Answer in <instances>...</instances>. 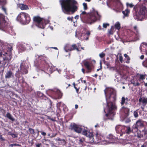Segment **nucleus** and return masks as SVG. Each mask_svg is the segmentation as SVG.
I'll return each instance as SVG.
<instances>
[{
	"instance_id": "obj_1",
	"label": "nucleus",
	"mask_w": 147,
	"mask_h": 147,
	"mask_svg": "<svg viewBox=\"0 0 147 147\" xmlns=\"http://www.w3.org/2000/svg\"><path fill=\"white\" fill-rule=\"evenodd\" d=\"M107 106L104 109L105 116L109 119L113 120L116 114L117 107L115 105L116 94L115 90L111 88H107L104 90Z\"/></svg>"
},
{
	"instance_id": "obj_2",
	"label": "nucleus",
	"mask_w": 147,
	"mask_h": 147,
	"mask_svg": "<svg viewBox=\"0 0 147 147\" xmlns=\"http://www.w3.org/2000/svg\"><path fill=\"white\" fill-rule=\"evenodd\" d=\"M80 18L82 20H86L87 23L90 24L94 23L97 20H99L101 16L98 11L94 8H92L91 12L87 14L85 11H82L80 14Z\"/></svg>"
},
{
	"instance_id": "obj_3",
	"label": "nucleus",
	"mask_w": 147,
	"mask_h": 147,
	"mask_svg": "<svg viewBox=\"0 0 147 147\" xmlns=\"http://www.w3.org/2000/svg\"><path fill=\"white\" fill-rule=\"evenodd\" d=\"M78 3L75 0H65V12L66 14H74L78 9Z\"/></svg>"
},
{
	"instance_id": "obj_4",
	"label": "nucleus",
	"mask_w": 147,
	"mask_h": 147,
	"mask_svg": "<svg viewBox=\"0 0 147 147\" xmlns=\"http://www.w3.org/2000/svg\"><path fill=\"white\" fill-rule=\"evenodd\" d=\"M40 61L39 64L40 67L48 73H52V71L51 68L49 67V59L45 56L40 55L38 57Z\"/></svg>"
},
{
	"instance_id": "obj_5",
	"label": "nucleus",
	"mask_w": 147,
	"mask_h": 147,
	"mask_svg": "<svg viewBox=\"0 0 147 147\" xmlns=\"http://www.w3.org/2000/svg\"><path fill=\"white\" fill-rule=\"evenodd\" d=\"M0 44H1L0 43ZM3 49L1 46H0V67H3V69L8 65L7 63L9 61L11 58V56L10 55L8 57L3 54Z\"/></svg>"
},
{
	"instance_id": "obj_6",
	"label": "nucleus",
	"mask_w": 147,
	"mask_h": 147,
	"mask_svg": "<svg viewBox=\"0 0 147 147\" xmlns=\"http://www.w3.org/2000/svg\"><path fill=\"white\" fill-rule=\"evenodd\" d=\"M17 19L21 23L24 25L28 24L31 21L30 15L24 12L20 13L17 17Z\"/></svg>"
},
{
	"instance_id": "obj_7",
	"label": "nucleus",
	"mask_w": 147,
	"mask_h": 147,
	"mask_svg": "<svg viewBox=\"0 0 147 147\" xmlns=\"http://www.w3.org/2000/svg\"><path fill=\"white\" fill-rule=\"evenodd\" d=\"M33 20L37 26L42 29L44 28L46 25L49 23L48 20H46L38 16L34 17Z\"/></svg>"
},
{
	"instance_id": "obj_8",
	"label": "nucleus",
	"mask_w": 147,
	"mask_h": 147,
	"mask_svg": "<svg viewBox=\"0 0 147 147\" xmlns=\"http://www.w3.org/2000/svg\"><path fill=\"white\" fill-rule=\"evenodd\" d=\"M10 25L9 23L5 20V16L0 13V30L5 32Z\"/></svg>"
},
{
	"instance_id": "obj_9",
	"label": "nucleus",
	"mask_w": 147,
	"mask_h": 147,
	"mask_svg": "<svg viewBox=\"0 0 147 147\" xmlns=\"http://www.w3.org/2000/svg\"><path fill=\"white\" fill-rule=\"evenodd\" d=\"M121 115L123 118L125 119L130 114V109L126 107L123 106L121 109Z\"/></svg>"
},
{
	"instance_id": "obj_10",
	"label": "nucleus",
	"mask_w": 147,
	"mask_h": 147,
	"mask_svg": "<svg viewBox=\"0 0 147 147\" xmlns=\"http://www.w3.org/2000/svg\"><path fill=\"white\" fill-rule=\"evenodd\" d=\"M138 138L145 137L147 136V130L146 128H145L142 131L139 130L138 131L137 134L136 135Z\"/></svg>"
},
{
	"instance_id": "obj_11",
	"label": "nucleus",
	"mask_w": 147,
	"mask_h": 147,
	"mask_svg": "<svg viewBox=\"0 0 147 147\" xmlns=\"http://www.w3.org/2000/svg\"><path fill=\"white\" fill-rule=\"evenodd\" d=\"M82 134L86 136L89 137V139L91 140V142H93L94 141V140L93 138V134L92 133L85 129L82 131Z\"/></svg>"
},
{
	"instance_id": "obj_12",
	"label": "nucleus",
	"mask_w": 147,
	"mask_h": 147,
	"mask_svg": "<svg viewBox=\"0 0 147 147\" xmlns=\"http://www.w3.org/2000/svg\"><path fill=\"white\" fill-rule=\"evenodd\" d=\"M124 126H123L121 125H118L116 126L115 129L117 133H119L120 134V136H122L123 134H124Z\"/></svg>"
},
{
	"instance_id": "obj_13",
	"label": "nucleus",
	"mask_w": 147,
	"mask_h": 147,
	"mask_svg": "<svg viewBox=\"0 0 147 147\" xmlns=\"http://www.w3.org/2000/svg\"><path fill=\"white\" fill-rule=\"evenodd\" d=\"M81 45L80 43H78L77 44H74L71 45V50L72 51L76 50L77 51H80L81 50L79 49L80 48L82 50H84V48L83 47H81Z\"/></svg>"
},
{
	"instance_id": "obj_14",
	"label": "nucleus",
	"mask_w": 147,
	"mask_h": 147,
	"mask_svg": "<svg viewBox=\"0 0 147 147\" xmlns=\"http://www.w3.org/2000/svg\"><path fill=\"white\" fill-rule=\"evenodd\" d=\"M20 71L22 74H26L28 73V71L26 65H23L22 63H21L20 66Z\"/></svg>"
},
{
	"instance_id": "obj_15",
	"label": "nucleus",
	"mask_w": 147,
	"mask_h": 147,
	"mask_svg": "<svg viewBox=\"0 0 147 147\" xmlns=\"http://www.w3.org/2000/svg\"><path fill=\"white\" fill-rule=\"evenodd\" d=\"M71 129L78 133H81L82 130V128L80 126L75 123L71 126Z\"/></svg>"
},
{
	"instance_id": "obj_16",
	"label": "nucleus",
	"mask_w": 147,
	"mask_h": 147,
	"mask_svg": "<svg viewBox=\"0 0 147 147\" xmlns=\"http://www.w3.org/2000/svg\"><path fill=\"white\" fill-rule=\"evenodd\" d=\"M134 30L136 31V32H134V33L135 34V36L134 39V41H136L137 40H138L140 39V36L139 32L138 29H137V26H134Z\"/></svg>"
},
{
	"instance_id": "obj_17",
	"label": "nucleus",
	"mask_w": 147,
	"mask_h": 147,
	"mask_svg": "<svg viewBox=\"0 0 147 147\" xmlns=\"http://www.w3.org/2000/svg\"><path fill=\"white\" fill-rule=\"evenodd\" d=\"M71 46L69 44H66L65 46V51L66 53H68V55H66L65 54V56L66 57H69L70 55V52L71 51Z\"/></svg>"
},
{
	"instance_id": "obj_18",
	"label": "nucleus",
	"mask_w": 147,
	"mask_h": 147,
	"mask_svg": "<svg viewBox=\"0 0 147 147\" xmlns=\"http://www.w3.org/2000/svg\"><path fill=\"white\" fill-rule=\"evenodd\" d=\"M105 64L106 65L107 68L109 70H115L116 72L118 71V70L116 67H111L109 62L105 61L104 62Z\"/></svg>"
},
{
	"instance_id": "obj_19",
	"label": "nucleus",
	"mask_w": 147,
	"mask_h": 147,
	"mask_svg": "<svg viewBox=\"0 0 147 147\" xmlns=\"http://www.w3.org/2000/svg\"><path fill=\"white\" fill-rule=\"evenodd\" d=\"M6 4V0H0V5L2 6V9L4 12L5 14L7 15L6 9L4 7V6Z\"/></svg>"
},
{
	"instance_id": "obj_20",
	"label": "nucleus",
	"mask_w": 147,
	"mask_h": 147,
	"mask_svg": "<svg viewBox=\"0 0 147 147\" xmlns=\"http://www.w3.org/2000/svg\"><path fill=\"white\" fill-rule=\"evenodd\" d=\"M139 102L142 103L143 106L147 104V97H140L138 100Z\"/></svg>"
},
{
	"instance_id": "obj_21",
	"label": "nucleus",
	"mask_w": 147,
	"mask_h": 147,
	"mask_svg": "<svg viewBox=\"0 0 147 147\" xmlns=\"http://www.w3.org/2000/svg\"><path fill=\"white\" fill-rule=\"evenodd\" d=\"M128 101V99L127 98H125V97H122L121 98V104L122 106H124V105L125 104V107H127V105H128L127 102Z\"/></svg>"
},
{
	"instance_id": "obj_22",
	"label": "nucleus",
	"mask_w": 147,
	"mask_h": 147,
	"mask_svg": "<svg viewBox=\"0 0 147 147\" xmlns=\"http://www.w3.org/2000/svg\"><path fill=\"white\" fill-rule=\"evenodd\" d=\"M144 121L140 119L138 120L136 122V124L137 126L139 127H144Z\"/></svg>"
},
{
	"instance_id": "obj_23",
	"label": "nucleus",
	"mask_w": 147,
	"mask_h": 147,
	"mask_svg": "<svg viewBox=\"0 0 147 147\" xmlns=\"http://www.w3.org/2000/svg\"><path fill=\"white\" fill-rule=\"evenodd\" d=\"M7 29V31H5V32H8L12 35H14L16 34V33L13 30L12 27L10 25Z\"/></svg>"
},
{
	"instance_id": "obj_24",
	"label": "nucleus",
	"mask_w": 147,
	"mask_h": 147,
	"mask_svg": "<svg viewBox=\"0 0 147 147\" xmlns=\"http://www.w3.org/2000/svg\"><path fill=\"white\" fill-rule=\"evenodd\" d=\"M91 63L88 61H86L84 62V64L85 67L90 71L92 69L91 67Z\"/></svg>"
},
{
	"instance_id": "obj_25",
	"label": "nucleus",
	"mask_w": 147,
	"mask_h": 147,
	"mask_svg": "<svg viewBox=\"0 0 147 147\" xmlns=\"http://www.w3.org/2000/svg\"><path fill=\"white\" fill-rule=\"evenodd\" d=\"M19 7L21 10H26L28 9V5L23 4H20L18 5Z\"/></svg>"
},
{
	"instance_id": "obj_26",
	"label": "nucleus",
	"mask_w": 147,
	"mask_h": 147,
	"mask_svg": "<svg viewBox=\"0 0 147 147\" xmlns=\"http://www.w3.org/2000/svg\"><path fill=\"white\" fill-rule=\"evenodd\" d=\"M13 74L11 71H8L5 75V78H9L13 76Z\"/></svg>"
},
{
	"instance_id": "obj_27",
	"label": "nucleus",
	"mask_w": 147,
	"mask_h": 147,
	"mask_svg": "<svg viewBox=\"0 0 147 147\" xmlns=\"http://www.w3.org/2000/svg\"><path fill=\"white\" fill-rule=\"evenodd\" d=\"M124 129L125 130V132L124 134L125 133L127 134H129L132 131V130H131V128L129 126H124Z\"/></svg>"
},
{
	"instance_id": "obj_28",
	"label": "nucleus",
	"mask_w": 147,
	"mask_h": 147,
	"mask_svg": "<svg viewBox=\"0 0 147 147\" xmlns=\"http://www.w3.org/2000/svg\"><path fill=\"white\" fill-rule=\"evenodd\" d=\"M6 117L12 122L15 121V119L13 118L12 115L9 113H7Z\"/></svg>"
},
{
	"instance_id": "obj_29",
	"label": "nucleus",
	"mask_w": 147,
	"mask_h": 147,
	"mask_svg": "<svg viewBox=\"0 0 147 147\" xmlns=\"http://www.w3.org/2000/svg\"><path fill=\"white\" fill-rule=\"evenodd\" d=\"M138 127L137 126L136 124L134 125L132 127V131L134 133H137V134L138 131H139V130H138Z\"/></svg>"
},
{
	"instance_id": "obj_30",
	"label": "nucleus",
	"mask_w": 147,
	"mask_h": 147,
	"mask_svg": "<svg viewBox=\"0 0 147 147\" xmlns=\"http://www.w3.org/2000/svg\"><path fill=\"white\" fill-rule=\"evenodd\" d=\"M146 9V7H143L142 8H141L140 11L139 12V14L140 15H144L145 14V11Z\"/></svg>"
},
{
	"instance_id": "obj_31",
	"label": "nucleus",
	"mask_w": 147,
	"mask_h": 147,
	"mask_svg": "<svg viewBox=\"0 0 147 147\" xmlns=\"http://www.w3.org/2000/svg\"><path fill=\"white\" fill-rule=\"evenodd\" d=\"M129 12V11L128 8H127L125 11H122V13L124 16L125 17L128 16Z\"/></svg>"
},
{
	"instance_id": "obj_32",
	"label": "nucleus",
	"mask_w": 147,
	"mask_h": 147,
	"mask_svg": "<svg viewBox=\"0 0 147 147\" xmlns=\"http://www.w3.org/2000/svg\"><path fill=\"white\" fill-rule=\"evenodd\" d=\"M26 49V47L24 46L23 45L21 44L19 47V50L20 52H22L24 51Z\"/></svg>"
},
{
	"instance_id": "obj_33",
	"label": "nucleus",
	"mask_w": 147,
	"mask_h": 147,
	"mask_svg": "<svg viewBox=\"0 0 147 147\" xmlns=\"http://www.w3.org/2000/svg\"><path fill=\"white\" fill-rule=\"evenodd\" d=\"M107 138L108 139L112 141L113 140L115 139V137L112 134H109L107 136Z\"/></svg>"
},
{
	"instance_id": "obj_34",
	"label": "nucleus",
	"mask_w": 147,
	"mask_h": 147,
	"mask_svg": "<svg viewBox=\"0 0 147 147\" xmlns=\"http://www.w3.org/2000/svg\"><path fill=\"white\" fill-rule=\"evenodd\" d=\"M59 2L61 5L62 11L64 12V0H60Z\"/></svg>"
},
{
	"instance_id": "obj_35",
	"label": "nucleus",
	"mask_w": 147,
	"mask_h": 147,
	"mask_svg": "<svg viewBox=\"0 0 147 147\" xmlns=\"http://www.w3.org/2000/svg\"><path fill=\"white\" fill-rule=\"evenodd\" d=\"M115 28L117 30H119L120 29V24L119 22H117L115 25Z\"/></svg>"
},
{
	"instance_id": "obj_36",
	"label": "nucleus",
	"mask_w": 147,
	"mask_h": 147,
	"mask_svg": "<svg viewBox=\"0 0 147 147\" xmlns=\"http://www.w3.org/2000/svg\"><path fill=\"white\" fill-rule=\"evenodd\" d=\"M20 70L18 69V70L16 71L15 76L16 77L18 78H20Z\"/></svg>"
},
{
	"instance_id": "obj_37",
	"label": "nucleus",
	"mask_w": 147,
	"mask_h": 147,
	"mask_svg": "<svg viewBox=\"0 0 147 147\" xmlns=\"http://www.w3.org/2000/svg\"><path fill=\"white\" fill-rule=\"evenodd\" d=\"M85 141V139L83 138H80L79 140V144H80L82 145L84 142Z\"/></svg>"
},
{
	"instance_id": "obj_38",
	"label": "nucleus",
	"mask_w": 147,
	"mask_h": 147,
	"mask_svg": "<svg viewBox=\"0 0 147 147\" xmlns=\"http://www.w3.org/2000/svg\"><path fill=\"white\" fill-rule=\"evenodd\" d=\"M9 134L12 136V137L13 138H16L18 137V134H14L13 133L11 132H9Z\"/></svg>"
},
{
	"instance_id": "obj_39",
	"label": "nucleus",
	"mask_w": 147,
	"mask_h": 147,
	"mask_svg": "<svg viewBox=\"0 0 147 147\" xmlns=\"http://www.w3.org/2000/svg\"><path fill=\"white\" fill-rule=\"evenodd\" d=\"M113 29H114V27L113 26H112L111 27L110 30L108 31V33L109 34L112 35L113 34Z\"/></svg>"
},
{
	"instance_id": "obj_40",
	"label": "nucleus",
	"mask_w": 147,
	"mask_h": 147,
	"mask_svg": "<svg viewBox=\"0 0 147 147\" xmlns=\"http://www.w3.org/2000/svg\"><path fill=\"white\" fill-rule=\"evenodd\" d=\"M138 110H137L136 111H134V113H133L134 116L136 118H137L138 116Z\"/></svg>"
},
{
	"instance_id": "obj_41",
	"label": "nucleus",
	"mask_w": 147,
	"mask_h": 147,
	"mask_svg": "<svg viewBox=\"0 0 147 147\" xmlns=\"http://www.w3.org/2000/svg\"><path fill=\"white\" fill-rule=\"evenodd\" d=\"M28 131L31 134H34L35 133L34 129L32 128H29L28 129Z\"/></svg>"
},
{
	"instance_id": "obj_42",
	"label": "nucleus",
	"mask_w": 147,
	"mask_h": 147,
	"mask_svg": "<svg viewBox=\"0 0 147 147\" xmlns=\"http://www.w3.org/2000/svg\"><path fill=\"white\" fill-rule=\"evenodd\" d=\"M140 77L139 80H143L145 78V75L143 74H140Z\"/></svg>"
},
{
	"instance_id": "obj_43",
	"label": "nucleus",
	"mask_w": 147,
	"mask_h": 147,
	"mask_svg": "<svg viewBox=\"0 0 147 147\" xmlns=\"http://www.w3.org/2000/svg\"><path fill=\"white\" fill-rule=\"evenodd\" d=\"M90 34V33L89 31L87 32L85 34V35H86L87 36L86 38V40H87L88 39L89 36Z\"/></svg>"
},
{
	"instance_id": "obj_44",
	"label": "nucleus",
	"mask_w": 147,
	"mask_h": 147,
	"mask_svg": "<svg viewBox=\"0 0 147 147\" xmlns=\"http://www.w3.org/2000/svg\"><path fill=\"white\" fill-rule=\"evenodd\" d=\"M37 95L39 97H43L44 94L41 92H37Z\"/></svg>"
},
{
	"instance_id": "obj_45",
	"label": "nucleus",
	"mask_w": 147,
	"mask_h": 147,
	"mask_svg": "<svg viewBox=\"0 0 147 147\" xmlns=\"http://www.w3.org/2000/svg\"><path fill=\"white\" fill-rule=\"evenodd\" d=\"M84 9V10H86L88 9L87 5L86 3H83Z\"/></svg>"
},
{
	"instance_id": "obj_46",
	"label": "nucleus",
	"mask_w": 147,
	"mask_h": 147,
	"mask_svg": "<svg viewBox=\"0 0 147 147\" xmlns=\"http://www.w3.org/2000/svg\"><path fill=\"white\" fill-rule=\"evenodd\" d=\"M73 84L74 86V87L75 88V89L76 90V92L77 93L79 91V88H78L76 86V84L74 82L73 83Z\"/></svg>"
},
{
	"instance_id": "obj_47",
	"label": "nucleus",
	"mask_w": 147,
	"mask_h": 147,
	"mask_svg": "<svg viewBox=\"0 0 147 147\" xmlns=\"http://www.w3.org/2000/svg\"><path fill=\"white\" fill-rule=\"evenodd\" d=\"M125 119V121L126 123H128L130 122L131 121V120L129 118H127L124 119Z\"/></svg>"
},
{
	"instance_id": "obj_48",
	"label": "nucleus",
	"mask_w": 147,
	"mask_h": 147,
	"mask_svg": "<svg viewBox=\"0 0 147 147\" xmlns=\"http://www.w3.org/2000/svg\"><path fill=\"white\" fill-rule=\"evenodd\" d=\"M109 24L108 23H103V27L104 28H106L107 26H109Z\"/></svg>"
},
{
	"instance_id": "obj_49",
	"label": "nucleus",
	"mask_w": 147,
	"mask_h": 147,
	"mask_svg": "<svg viewBox=\"0 0 147 147\" xmlns=\"http://www.w3.org/2000/svg\"><path fill=\"white\" fill-rule=\"evenodd\" d=\"M142 64L144 67L147 68V60L144 62Z\"/></svg>"
},
{
	"instance_id": "obj_50",
	"label": "nucleus",
	"mask_w": 147,
	"mask_h": 147,
	"mask_svg": "<svg viewBox=\"0 0 147 147\" xmlns=\"http://www.w3.org/2000/svg\"><path fill=\"white\" fill-rule=\"evenodd\" d=\"M56 93H57L58 95V97H59L61 96H62V94L59 90H57Z\"/></svg>"
},
{
	"instance_id": "obj_51",
	"label": "nucleus",
	"mask_w": 147,
	"mask_h": 147,
	"mask_svg": "<svg viewBox=\"0 0 147 147\" xmlns=\"http://www.w3.org/2000/svg\"><path fill=\"white\" fill-rule=\"evenodd\" d=\"M105 54L103 53H102L99 54V56L101 58H102L105 56Z\"/></svg>"
},
{
	"instance_id": "obj_52",
	"label": "nucleus",
	"mask_w": 147,
	"mask_h": 147,
	"mask_svg": "<svg viewBox=\"0 0 147 147\" xmlns=\"http://www.w3.org/2000/svg\"><path fill=\"white\" fill-rule=\"evenodd\" d=\"M133 84L134 86H140V84L138 82H137L136 83H133Z\"/></svg>"
},
{
	"instance_id": "obj_53",
	"label": "nucleus",
	"mask_w": 147,
	"mask_h": 147,
	"mask_svg": "<svg viewBox=\"0 0 147 147\" xmlns=\"http://www.w3.org/2000/svg\"><path fill=\"white\" fill-rule=\"evenodd\" d=\"M119 60L121 63H122L123 61V57L121 55L119 56Z\"/></svg>"
},
{
	"instance_id": "obj_54",
	"label": "nucleus",
	"mask_w": 147,
	"mask_h": 147,
	"mask_svg": "<svg viewBox=\"0 0 147 147\" xmlns=\"http://www.w3.org/2000/svg\"><path fill=\"white\" fill-rule=\"evenodd\" d=\"M100 68L98 69H97V71H98L100 70L101 69H102V62L100 61Z\"/></svg>"
},
{
	"instance_id": "obj_55",
	"label": "nucleus",
	"mask_w": 147,
	"mask_h": 147,
	"mask_svg": "<svg viewBox=\"0 0 147 147\" xmlns=\"http://www.w3.org/2000/svg\"><path fill=\"white\" fill-rule=\"evenodd\" d=\"M127 6H129L130 8H132L134 6V5L132 4H131V3H130V4L127 3Z\"/></svg>"
},
{
	"instance_id": "obj_56",
	"label": "nucleus",
	"mask_w": 147,
	"mask_h": 147,
	"mask_svg": "<svg viewBox=\"0 0 147 147\" xmlns=\"http://www.w3.org/2000/svg\"><path fill=\"white\" fill-rule=\"evenodd\" d=\"M73 18V17H68L67 18V19L70 21H71V22H72V19Z\"/></svg>"
},
{
	"instance_id": "obj_57",
	"label": "nucleus",
	"mask_w": 147,
	"mask_h": 147,
	"mask_svg": "<svg viewBox=\"0 0 147 147\" xmlns=\"http://www.w3.org/2000/svg\"><path fill=\"white\" fill-rule=\"evenodd\" d=\"M40 132L41 134L44 136H45L46 135V133L44 132L41 131Z\"/></svg>"
},
{
	"instance_id": "obj_58",
	"label": "nucleus",
	"mask_w": 147,
	"mask_h": 147,
	"mask_svg": "<svg viewBox=\"0 0 147 147\" xmlns=\"http://www.w3.org/2000/svg\"><path fill=\"white\" fill-rule=\"evenodd\" d=\"M47 118L48 119H50L51 120L53 121L55 120V119H54L53 118H51V117L50 116H48Z\"/></svg>"
},
{
	"instance_id": "obj_59",
	"label": "nucleus",
	"mask_w": 147,
	"mask_h": 147,
	"mask_svg": "<svg viewBox=\"0 0 147 147\" xmlns=\"http://www.w3.org/2000/svg\"><path fill=\"white\" fill-rule=\"evenodd\" d=\"M0 139L2 141L5 140V139L2 137V135H1L0 136Z\"/></svg>"
},
{
	"instance_id": "obj_60",
	"label": "nucleus",
	"mask_w": 147,
	"mask_h": 147,
	"mask_svg": "<svg viewBox=\"0 0 147 147\" xmlns=\"http://www.w3.org/2000/svg\"><path fill=\"white\" fill-rule=\"evenodd\" d=\"M3 92V89H0V95H1Z\"/></svg>"
},
{
	"instance_id": "obj_61",
	"label": "nucleus",
	"mask_w": 147,
	"mask_h": 147,
	"mask_svg": "<svg viewBox=\"0 0 147 147\" xmlns=\"http://www.w3.org/2000/svg\"><path fill=\"white\" fill-rule=\"evenodd\" d=\"M127 61H126V63H129V61L130 59L129 57H128L127 58Z\"/></svg>"
},
{
	"instance_id": "obj_62",
	"label": "nucleus",
	"mask_w": 147,
	"mask_h": 147,
	"mask_svg": "<svg viewBox=\"0 0 147 147\" xmlns=\"http://www.w3.org/2000/svg\"><path fill=\"white\" fill-rule=\"evenodd\" d=\"M21 146V145H20L19 144H13V146Z\"/></svg>"
},
{
	"instance_id": "obj_63",
	"label": "nucleus",
	"mask_w": 147,
	"mask_h": 147,
	"mask_svg": "<svg viewBox=\"0 0 147 147\" xmlns=\"http://www.w3.org/2000/svg\"><path fill=\"white\" fill-rule=\"evenodd\" d=\"M79 15H76L74 17V18L75 19H79Z\"/></svg>"
},
{
	"instance_id": "obj_64",
	"label": "nucleus",
	"mask_w": 147,
	"mask_h": 147,
	"mask_svg": "<svg viewBox=\"0 0 147 147\" xmlns=\"http://www.w3.org/2000/svg\"><path fill=\"white\" fill-rule=\"evenodd\" d=\"M144 55H142L140 56V58L141 59H143L144 58Z\"/></svg>"
}]
</instances>
